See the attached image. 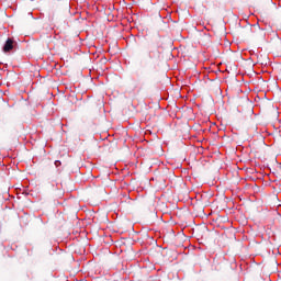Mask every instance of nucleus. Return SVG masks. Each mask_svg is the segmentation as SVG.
I'll return each mask as SVG.
<instances>
[{"label":"nucleus","instance_id":"2","mask_svg":"<svg viewBox=\"0 0 281 281\" xmlns=\"http://www.w3.org/2000/svg\"><path fill=\"white\" fill-rule=\"evenodd\" d=\"M60 164H61L60 160H56V161H55L56 168H58V166H60Z\"/></svg>","mask_w":281,"mask_h":281},{"label":"nucleus","instance_id":"1","mask_svg":"<svg viewBox=\"0 0 281 281\" xmlns=\"http://www.w3.org/2000/svg\"><path fill=\"white\" fill-rule=\"evenodd\" d=\"M13 43L14 42L11 38H8L3 46V52H5V53L11 52V49H13V47H14Z\"/></svg>","mask_w":281,"mask_h":281}]
</instances>
